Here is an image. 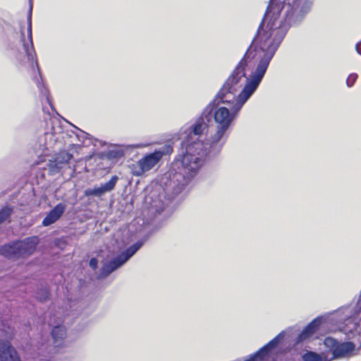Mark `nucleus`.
Masks as SVG:
<instances>
[{
  "mask_svg": "<svg viewBox=\"0 0 361 361\" xmlns=\"http://www.w3.org/2000/svg\"><path fill=\"white\" fill-rule=\"evenodd\" d=\"M210 112L208 107H204L202 114L188 128L180 142V154L174 159L169 170L161 178V191L152 196L150 205L144 218V224L150 226L149 231L110 260L104 262L101 269H120L124 266L164 225L175 210L173 200L186 188L200 168L205 161L216 157L210 154L211 137L207 143L196 137L208 131L211 123Z\"/></svg>",
  "mask_w": 361,
  "mask_h": 361,
  "instance_id": "obj_1",
  "label": "nucleus"
},
{
  "mask_svg": "<svg viewBox=\"0 0 361 361\" xmlns=\"http://www.w3.org/2000/svg\"><path fill=\"white\" fill-rule=\"evenodd\" d=\"M315 0H291L283 6L269 0L257 30L269 46L268 58L274 56L291 27H298L312 12Z\"/></svg>",
  "mask_w": 361,
  "mask_h": 361,
  "instance_id": "obj_2",
  "label": "nucleus"
},
{
  "mask_svg": "<svg viewBox=\"0 0 361 361\" xmlns=\"http://www.w3.org/2000/svg\"><path fill=\"white\" fill-rule=\"evenodd\" d=\"M264 68L259 66L255 73L245 84L237 95L235 101L222 98L214 99L205 106L211 110L209 121L212 119L216 126V131L211 135L212 156H217L221 152L229 135V131L244 104L255 94L262 82Z\"/></svg>",
  "mask_w": 361,
  "mask_h": 361,
  "instance_id": "obj_3",
  "label": "nucleus"
},
{
  "mask_svg": "<svg viewBox=\"0 0 361 361\" xmlns=\"http://www.w3.org/2000/svg\"><path fill=\"white\" fill-rule=\"evenodd\" d=\"M259 33L260 30H257L243 56L216 94V99H219L221 102L222 98L227 99V96L231 94L232 99L235 101L238 85L242 78H246V81H247L259 66L264 69L262 78V80H263L274 56L271 58L267 57L269 49L266 47L269 46V44L264 39V38H262L263 37L259 36Z\"/></svg>",
  "mask_w": 361,
  "mask_h": 361,
  "instance_id": "obj_4",
  "label": "nucleus"
},
{
  "mask_svg": "<svg viewBox=\"0 0 361 361\" xmlns=\"http://www.w3.org/2000/svg\"><path fill=\"white\" fill-rule=\"evenodd\" d=\"M39 243L37 235L16 239L0 245V255L11 261L26 259L35 252Z\"/></svg>",
  "mask_w": 361,
  "mask_h": 361,
  "instance_id": "obj_5",
  "label": "nucleus"
},
{
  "mask_svg": "<svg viewBox=\"0 0 361 361\" xmlns=\"http://www.w3.org/2000/svg\"><path fill=\"white\" fill-rule=\"evenodd\" d=\"M20 42H22L23 48L25 51V56H27L28 61L30 62L32 68L33 69L36 68L39 74V79H37L36 80L37 88L40 93L46 97L50 106L52 109H54L49 98V91L42 80V76L38 63L37 54L34 47V44H32V47H30L28 42H26V39H25L23 26H21L20 27Z\"/></svg>",
  "mask_w": 361,
  "mask_h": 361,
  "instance_id": "obj_6",
  "label": "nucleus"
},
{
  "mask_svg": "<svg viewBox=\"0 0 361 361\" xmlns=\"http://www.w3.org/2000/svg\"><path fill=\"white\" fill-rule=\"evenodd\" d=\"M285 331H281L273 339L249 355L244 361H270L276 353V349L283 343Z\"/></svg>",
  "mask_w": 361,
  "mask_h": 361,
  "instance_id": "obj_7",
  "label": "nucleus"
},
{
  "mask_svg": "<svg viewBox=\"0 0 361 361\" xmlns=\"http://www.w3.org/2000/svg\"><path fill=\"white\" fill-rule=\"evenodd\" d=\"M324 345L329 348L332 359L349 357L355 349V344L352 341L339 342L334 338H326Z\"/></svg>",
  "mask_w": 361,
  "mask_h": 361,
  "instance_id": "obj_8",
  "label": "nucleus"
},
{
  "mask_svg": "<svg viewBox=\"0 0 361 361\" xmlns=\"http://www.w3.org/2000/svg\"><path fill=\"white\" fill-rule=\"evenodd\" d=\"M326 317L324 315H319L313 319L308 323L302 330L298 334L295 343L300 344L304 341L311 338L316 332H317L322 324L326 321Z\"/></svg>",
  "mask_w": 361,
  "mask_h": 361,
  "instance_id": "obj_9",
  "label": "nucleus"
},
{
  "mask_svg": "<svg viewBox=\"0 0 361 361\" xmlns=\"http://www.w3.org/2000/svg\"><path fill=\"white\" fill-rule=\"evenodd\" d=\"M118 179V176L114 175L108 181L101 183L99 186L85 189L83 195L87 197H102L106 193L114 190Z\"/></svg>",
  "mask_w": 361,
  "mask_h": 361,
  "instance_id": "obj_10",
  "label": "nucleus"
},
{
  "mask_svg": "<svg viewBox=\"0 0 361 361\" xmlns=\"http://www.w3.org/2000/svg\"><path fill=\"white\" fill-rule=\"evenodd\" d=\"M161 159V153L157 149L152 152L146 154L141 159L138 161V166L140 169V173H135V175L139 176L142 173L152 169Z\"/></svg>",
  "mask_w": 361,
  "mask_h": 361,
  "instance_id": "obj_11",
  "label": "nucleus"
},
{
  "mask_svg": "<svg viewBox=\"0 0 361 361\" xmlns=\"http://www.w3.org/2000/svg\"><path fill=\"white\" fill-rule=\"evenodd\" d=\"M0 361H22L18 351L8 340H0Z\"/></svg>",
  "mask_w": 361,
  "mask_h": 361,
  "instance_id": "obj_12",
  "label": "nucleus"
},
{
  "mask_svg": "<svg viewBox=\"0 0 361 361\" xmlns=\"http://www.w3.org/2000/svg\"><path fill=\"white\" fill-rule=\"evenodd\" d=\"M66 209V207L64 203H58L47 214L42 220V225L47 227L56 223L63 216Z\"/></svg>",
  "mask_w": 361,
  "mask_h": 361,
  "instance_id": "obj_13",
  "label": "nucleus"
},
{
  "mask_svg": "<svg viewBox=\"0 0 361 361\" xmlns=\"http://www.w3.org/2000/svg\"><path fill=\"white\" fill-rule=\"evenodd\" d=\"M123 145H114L112 148L107 150V160L108 161H118L125 156V149Z\"/></svg>",
  "mask_w": 361,
  "mask_h": 361,
  "instance_id": "obj_14",
  "label": "nucleus"
},
{
  "mask_svg": "<svg viewBox=\"0 0 361 361\" xmlns=\"http://www.w3.org/2000/svg\"><path fill=\"white\" fill-rule=\"evenodd\" d=\"M66 336L65 327L61 324L54 326L51 331V336L56 345H60Z\"/></svg>",
  "mask_w": 361,
  "mask_h": 361,
  "instance_id": "obj_15",
  "label": "nucleus"
},
{
  "mask_svg": "<svg viewBox=\"0 0 361 361\" xmlns=\"http://www.w3.org/2000/svg\"><path fill=\"white\" fill-rule=\"evenodd\" d=\"M35 297L37 301L41 303L51 300L50 289L47 286H40L37 288Z\"/></svg>",
  "mask_w": 361,
  "mask_h": 361,
  "instance_id": "obj_16",
  "label": "nucleus"
},
{
  "mask_svg": "<svg viewBox=\"0 0 361 361\" xmlns=\"http://www.w3.org/2000/svg\"><path fill=\"white\" fill-rule=\"evenodd\" d=\"M32 5L30 3V6L28 8L27 14V40H26V42H28L29 45H30V47H32V44H34L33 39H32Z\"/></svg>",
  "mask_w": 361,
  "mask_h": 361,
  "instance_id": "obj_17",
  "label": "nucleus"
},
{
  "mask_svg": "<svg viewBox=\"0 0 361 361\" xmlns=\"http://www.w3.org/2000/svg\"><path fill=\"white\" fill-rule=\"evenodd\" d=\"M14 213V207L5 204L0 209V225L8 219Z\"/></svg>",
  "mask_w": 361,
  "mask_h": 361,
  "instance_id": "obj_18",
  "label": "nucleus"
},
{
  "mask_svg": "<svg viewBox=\"0 0 361 361\" xmlns=\"http://www.w3.org/2000/svg\"><path fill=\"white\" fill-rule=\"evenodd\" d=\"M302 361H326L324 355L316 352L307 350L302 355Z\"/></svg>",
  "mask_w": 361,
  "mask_h": 361,
  "instance_id": "obj_19",
  "label": "nucleus"
},
{
  "mask_svg": "<svg viewBox=\"0 0 361 361\" xmlns=\"http://www.w3.org/2000/svg\"><path fill=\"white\" fill-rule=\"evenodd\" d=\"M47 166L49 174L54 175L60 172L61 169L63 167V165L58 162L56 157H53L51 159L49 160Z\"/></svg>",
  "mask_w": 361,
  "mask_h": 361,
  "instance_id": "obj_20",
  "label": "nucleus"
},
{
  "mask_svg": "<svg viewBox=\"0 0 361 361\" xmlns=\"http://www.w3.org/2000/svg\"><path fill=\"white\" fill-rule=\"evenodd\" d=\"M54 157H56L58 162L64 166L71 159L73 154L66 150H62L56 154Z\"/></svg>",
  "mask_w": 361,
  "mask_h": 361,
  "instance_id": "obj_21",
  "label": "nucleus"
},
{
  "mask_svg": "<svg viewBox=\"0 0 361 361\" xmlns=\"http://www.w3.org/2000/svg\"><path fill=\"white\" fill-rule=\"evenodd\" d=\"M74 128H75L79 133L76 134V137L80 141H82L84 144L85 140H96L89 133L80 130V128H77L76 126H73Z\"/></svg>",
  "mask_w": 361,
  "mask_h": 361,
  "instance_id": "obj_22",
  "label": "nucleus"
},
{
  "mask_svg": "<svg viewBox=\"0 0 361 361\" xmlns=\"http://www.w3.org/2000/svg\"><path fill=\"white\" fill-rule=\"evenodd\" d=\"M357 73H351L348 75V77L346 79V85L348 87H351L354 85L356 80L357 79Z\"/></svg>",
  "mask_w": 361,
  "mask_h": 361,
  "instance_id": "obj_23",
  "label": "nucleus"
},
{
  "mask_svg": "<svg viewBox=\"0 0 361 361\" xmlns=\"http://www.w3.org/2000/svg\"><path fill=\"white\" fill-rule=\"evenodd\" d=\"M66 245L67 242L63 238H58L54 240V245L60 249H63Z\"/></svg>",
  "mask_w": 361,
  "mask_h": 361,
  "instance_id": "obj_24",
  "label": "nucleus"
},
{
  "mask_svg": "<svg viewBox=\"0 0 361 361\" xmlns=\"http://www.w3.org/2000/svg\"><path fill=\"white\" fill-rule=\"evenodd\" d=\"M158 152L161 153V157L164 155L170 154L173 152V147L171 145H165L162 149H159Z\"/></svg>",
  "mask_w": 361,
  "mask_h": 361,
  "instance_id": "obj_25",
  "label": "nucleus"
},
{
  "mask_svg": "<svg viewBox=\"0 0 361 361\" xmlns=\"http://www.w3.org/2000/svg\"><path fill=\"white\" fill-rule=\"evenodd\" d=\"M89 266L93 270H96L98 268V259L96 257L90 258L89 261Z\"/></svg>",
  "mask_w": 361,
  "mask_h": 361,
  "instance_id": "obj_26",
  "label": "nucleus"
},
{
  "mask_svg": "<svg viewBox=\"0 0 361 361\" xmlns=\"http://www.w3.org/2000/svg\"><path fill=\"white\" fill-rule=\"evenodd\" d=\"M106 154H107V151L99 152V153H97V157L99 159H101V160H105V159L107 160Z\"/></svg>",
  "mask_w": 361,
  "mask_h": 361,
  "instance_id": "obj_27",
  "label": "nucleus"
},
{
  "mask_svg": "<svg viewBox=\"0 0 361 361\" xmlns=\"http://www.w3.org/2000/svg\"><path fill=\"white\" fill-rule=\"evenodd\" d=\"M356 52L361 56V40L359 41L355 46Z\"/></svg>",
  "mask_w": 361,
  "mask_h": 361,
  "instance_id": "obj_28",
  "label": "nucleus"
},
{
  "mask_svg": "<svg viewBox=\"0 0 361 361\" xmlns=\"http://www.w3.org/2000/svg\"><path fill=\"white\" fill-rule=\"evenodd\" d=\"M90 140V142L87 143V145H90V144H92V145H95L94 142L98 141L97 139H96V140Z\"/></svg>",
  "mask_w": 361,
  "mask_h": 361,
  "instance_id": "obj_29",
  "label": "nucleus"
},
{
  "mask_svg": "<svg viewBox=\"0 0 361 361\" xmlns=\"http://www.w3.org/2000/svg\"><path fill=\"white\" fill-rule=\"evenodd\" d=\"M28 1H29V7L30 6V2L32 4V5L33 6L32 0H28Z\"/></svg>",
  "mask_w": 361,
  "mask_h": 361,
  "instance_id": "obj_30",
  "label": "nucleus"
},
{
  "mask_svg": "<svg viewBox=\"0 0 361 361\" xmlns=\"http://www.w3.org/2000/svg\"><path fill=\"white\" fill-rule=\"evenodd\" d=\"M28 1H29V7L30 6V2L32 4V5L33 6L32 0H28Z\"/></svg>",
  "mask_w": 361,
  "mask_h": 361,
  "instance_id": "obj_31",
  "label": "nucleus"
},
{
  "mask_svg": "<svg viewBox=\"0 0 361 361\" xmlns=\"http://www.w3.org/2000/svg\"><path fill=\"white\" fill-rule=\"evenodd\" d=\"M101 145H102V146H104V145H106V142H101Z\"/></svg>",
  "mask_w": 361,
  "mask_h": 361,
  "instance_id": "obj_32",
  "label": "nucleus"
}]
</instances>
